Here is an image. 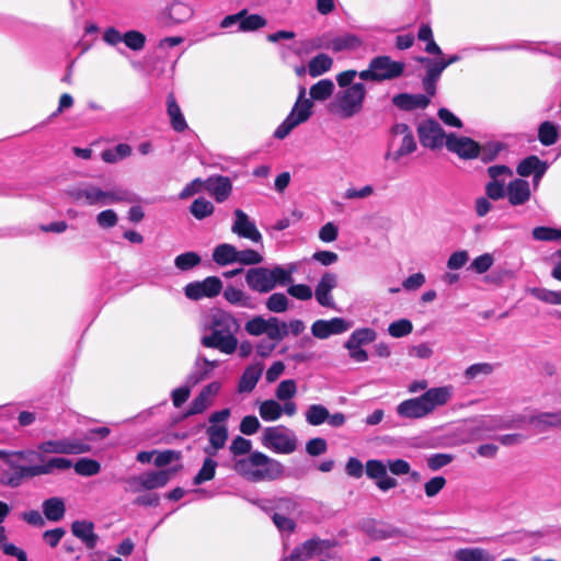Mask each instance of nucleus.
I'll use <instances>...</instances> for the list:
<instances>
[{"mask_svg":"<svg viewBox=\"0 0 561 561\" xmlns=\"http://www.w3.org/2000/svg\"><path fill=\"white\" fill-rule=\"evenodd\" d=\"M193 15V10L190 5L175 1L168 9L169 19L176 24L184 23Z\"/></svg>","mask_w":561,"mask_h":561,"instance_id":"37","label":"nucleus"},{"mask_svg":"<svg viewBox=\"0 0 561 561\" xmlns=\"http://www.w3.org/2000/svg\"><path fill=\"white\" fill-rule=\"evenodd\" d=\"M222 289V282L217 276H208L203 280L188 283L184 287L185 296L191 300L217 297Z\"/></svg>","mask_w":561,"mask_h":561,"instance_id":"12","label":"nucleus"},{"mask_svg":"<svg viewBox=\"0 0 561 561\" xmlns=\"http://www.w3.org/2000/svg\"><path fill=\"white\" fill-rule=\"evenodd\" d=\"M267 320L261 316H256L245 323V331L253 336H259L267 331Z\"/></svg>","mask_w":561,"mask_h":561,"instance_id":"57","label":"nucleus"},{"mask_svg":"<svg viewBox=\"0 0 561 561\" xmlns=\"http://www.w3.org/2000/svg\"><path fill=\"white\" fill-rule=\"evenodd\" d=\"M201 263V256L196 252H185L178 255L174 265L180 271H188Z\"/></svg>","mask_w":561,"mask_h":561,"instance_id":"49","label":"nucleus"},{"mask_svg":"<svg viewBox=\"0 0 561 561\" xmlns=\"http://www.w3.org/2000/svg\"><path fill=\"white\" fill-rule=\"evenodd\" d=\"M209 444L213 447V451L208 448L205 451L209 455H215L217 450L225 447L228 439V428L226 425H210L206 430Z\"/></svg>","mask_w":561,"mask_h":561,"instance_id":"29","label":"nucleus"},{"mask_svg":"<svg viewBox=\"0 0 561 561\" xmlns=\"http://www.w3.org/2000/svg\"><path fill=\"white\" fill-rule=\"evenodd\" d=\"M417 39L426 43L424 50L427 54L435 55V56L443 55L442 48L434 41L433 31H432V27L430 24H422L420 26L419 32H417Z\"/></svg>","mask_w":561,"mask_h":561,"instance_id":"36","label":"nucleus"},{"mask_svg":"<svg viewBox=\"0 0 561 561\" xmlns=\"http://www.w3.org/2000/svg\"><path fill=\"white\" fill-rule=\"evenodd\" d=\"M215 207L211 202L204 197H198L193 201L190 206L191 214L198 220H202L214 214Z\"/></svg>","mask_w":561,"mask_h":561,"instance_id":"43","label":"nucleus"},{"mask_svg":"<svg viewBox=\"0 0 561 561\" xmlns=\"http://www.w3.org/2000/svg\"><path fill=\"white\" fill-rule=\"evenodd\" d=\"M337 286L336 275L330 272H325L318 285L316 286V299L322 307L333 308V298L330 295L331 290Z\"/></svg>","mask_w":561,"mask_h":561,"instance_id":"21","label":"nucleus"},{"mask_svg":"<svg viewBox=\"0 0 561 561\" xmlns=\"http://www.w3.org/2000/svg\"><path fill=\"white\" fill-rule=\"evenodd\" d=\"M528 423L537 433H546L549 430L561 427V411L540 412L529 416Z\"/></svg>","mask_w":561,"mask_h":561,"instance_id":"23","label":"nucleus"},{"mask_svg":"<svg viewBox=\"0 0 561 561\" xmlns=\"http://www.w3.org/2000/svg\"><path fill=\"white\" fill-rule=\"evenodd\" d=\"M297 391L296 381L294 379H286L279 382L276 389V398L278 400H289Z\"/></svg>","mask_w":561,"mask_h":561,"instance_id":"59","label":"nucleus"},{"mask_svg":"<svg viewBox=\"0 0 561 561\" xmlns=\"http://www.w3.org/2000/svg\"><path fill=\"white\" fill-rule=\"evenodd\" d=\"M291 280L290 272L282 266L252 267L245 273V283L250 289L260 294L270 293L277 284L285 285Z\"/></svg>","mask_w":561,"mask_h":561,"instance_id":"5","label":"nucleus"},{"mask_svg":"<svg viewBox=\"0 0 561 561\" xmlns=\"http://www.w3.org/2000/svg\"><path fill=\"white\" fill-rule=\"evenodd\" d=\"M417 136L423 147L437 149L443 146L444 138L448 135L445 134L437 121L428 118L419 124Z\"/></svg>","mask_w":561,"mask_h":561,"instance_id":"13","label":"nucleus"},{"mask_svg":"<svg viewBox=\"0 0 561 561\" xmlns=\"http://www.w3.org/2000/svg\"><path fill=\"white\" fill-rule=\"evenodd\" d=\"M238 260L237 262L243 265H255L263 262V256L253 249H245L238 251Z\"/></svg>","mask_w":561,"mask_h":561,"instance_id":"62","label":"nucleus"},{"mask_svg":"<svg viewBox=\"0 0 561 561\" xmlns=\"http://www.w3.org/2000/svg\"><path fill=\"white\" fill-rule=\"evenodd\" d=\"M446 148L465 160L476 159L481 153V145L478 141L466 136L458 137L455 134L446 137Z\"/></svg>","mask_w":561,"mask_h":561,"instance_id":"14","label":"nucleus"},{"mask_svg":"<svg viewBox=\"0 0 561 561\" xmlns=\"http://www.w3.org/2000/svg\"><path fill=\"white\" fill-rule=\"evenodd\" d=\"M251 448H252V443L251 440L242 437V436H237L232 439L231 442V445L229 447L230 449V453L237 457V456H243V455H250L252 451H251Z\"/></svg>","mask_w":561,"mask_h":561,"instance_id":"56","label":"nucleus"},{"mask_svg":"<svg viewBox=\"0 0 561 561\" xmlns=\"http://www.w3.org/2000/svg\"><path fill=\"white\" fill-rule=\"evenodd\" d=\"M71 467H72L71 460H69L67 458H60V457L50 458L47 461L44 460L39 465H35L37 477L44 476V474H51L56 470H58V471L68 470Z\"/></svg>","mask_w":561,"mask_h":561,"instance_id":"32","label":"nucleus"},{"mask_svg":"<svg viewBox=\"0 0 561 561\" xmlns=\"http://www.w3.org/2000/svg\"><path fill=\"white\" fill-rule=\"evenodd\" d=\"M548 165L541 161L537 156H528L523 159L516 168V172L522 178L534 175V183L537 184L546 173Z\"/></svg>","mask_w":561,"mask_h":561,"instance_id":"20","label":"nucleus"},{"mask_svg":"<svg viewBox=\"0 0 561 561\" xmlns=\"http://www.w3.org/2000/svg\"><path fill=\"white\" fill-rule=\"evenodd\" d=\"M124 44L131 50H141L146 45V36L144 33L130 30L123 34Z\"/></svg>","mask_w":561,"mask_h":561,"instance_id":"48","label":"nucleus"},{"mask_svg":"<svg viewBox=\"0 0 561 561\" xmlns=\"http://www.w3.org/2000/svg\"><path fill=\"white\" fill-rule=\"evenodd\" d=\"M206 330L209 331V334L201 339V344L204 347L217 350L227 355H231L238 350L237 334L240 330V323L232 313L222 309L215 310Z\"/></svg>","mask_w":561,"mask_h":561,"instance_id":"1","label":"nucleus"},{"mask_svg":"<svg viewBox=\"0 0 561 561\" xmlns=\"http://www.w3.org/2000/svg\"><path fill=\"white\" fill-rule=\"evenodd\" d=\"M405 65L402 61H394L387 55L374 57L368 68L358 72V77L365 81L381 82L401 77Z\"/></svg>","mask_w":561,"mask_h":561,"instance_id":"6","label":"nucleus"},{"mask_svg":"<svg viewBox=\"0 0 561 561\" xmlns=\"http://www.w3.org/2000/svg\"><path fill=\"white\" fill-rule=\"evenodd\" d=\"M267 21L265 18H263L260 14H245L239 24V30L241 32H254L257 31L264 26H266Z\"/></svg>","mask_w":561,"mask_h":561,"instance_id":"46","label":"nucleus"},{"mask_svg":"<svg viewBox=\"0 0 561 561\" xmlns=\"http://www.w3.org/2000/svg\"><path fill=\"white\" fill-rule=\"evenodd\" d=\"M455 557L458 561H494V557L483 548H461Z\"/></svg>","mask_w":561,"mask_h":561,"instance_id":"34","label":"nucleus"},{"mask_svg":"<svg viewBox=\"0 0 561 561\" xmlns=\"http://www.w3.org/2000/svg\"><path fill=\"white\" fill-rule=\"evenodd\" d=\"M365 471L369 479L378 481L387 472V463L378 459H369L366 461Z\"/></svg>","mask_w":561,"mask_h":561,"instance_id":"53","label":"nucleus"},{"mask_svg":"<svg viewBox=\"0 0 561 561\" xmlns=\"http://www.w3.org/2000/svg\"><path fill=\"white\" fill-rule=\"evenodd\" d=\"M43 514L50 522H59L66 513V505L61 497H49L43 502Z\"/></svg>","mask_w":561,"mask_h":561,"instance_id":"30","label":"nucleus"},{"mask_svg":"<svg viewBox=\"0 0 561 561\" xmlns=\"http://www.w3.org/2000/svg\"><path fill=\"white\" fill-rule=\"evenodd\" d=\"M265 305L270 311L280 313L288 309V298L283 293H274L267 298Z\"/></svg>","mask_w":561,"mask_h":561,"instance_id":"52","label":"nucleus"},{"mask_svg":"<svg viewBox=\"0 0 561 561\" xmlns=\"http://www.w3.org/2000/svg\"><path fill=\"white\" fill-rule=\"evenodd\" d=\"M376 336V331L370 328L355 330L344 344L345 348L350 352V357L357 363L366 362L368 353L362 348V345L374 342Z\"/></svg>","mask_w":561,"mask_h":561,"instance_id":"11","label":"nucleus"},{"mask_svg":"<svg viewBox=\"0 0 561 561\" xmlns=\"http://www.w3.org/2000/svg\"><path fill=\"white\" fill-rule=\"evenodd\" d=\"M366 88L363 83L353 85L339 92L335 96L339 114L342 118H350L363 110Z\"/></svg>","mask_w":561,"mask_h":561,"instance_id":"7","label":"nucleus"},{"mask_svg":"<svg viewBox=\"0 0 561 561\" xmlns=\"http://www.w3.org/2000/svg\"><path fill=\"white\" fill-rule=\"evenodd\" d=\"M211 402L213 400H209L206 396L199 392L191 402L190 408L185 411L183 417L186 419L192 415L203 413L205 410L208 409V407L211 405Z\"/></svg>","mask_w":561,"mask_h":561,"instance_id":"50","label":"nucleus"},{"mask_svg":"<svg viewBox=\"0 0 561 561\" xmlns=\"http://www.w3.org/2000/svg\"><path fill=\"white\" fill-rule=\"evenodd\" d=\"M362 45V41L351 34H346L343 36H337L333 38L330 43V47L333 51L339 53L346 49H355Z\"/></svg>","mask_w":561,"mask_h":561,"instance_id":"42","label":"nucleus"},{"mask_svg":"<svg viewBox=\"0 0 561 561\" xmlns=\"http://www.w3.org/2000/svg\"><path fill=\"white\" fill-rule=\"evenodd\" d=\"M136 197L134 194L126 190H112L103 191L101 205L116 204V203H134Z\"/></svg>","mask_w":561,"mask_h":561,"instance_id":"39","label":"nucleus"},{"mask_svg":"<svg viewBox=\"0 0 561 561\" xmlns=\"http://www.w3.org/2000/svg\"><path fill=\"white\" fill-rule=\"evenodd\" d=\"M205 190L217 203H222L232 192V183L228 176L213 175L205 180Z\"/></svg>","mask_w":561,"mask_h":561,"instance_id":"19","label":"nucleus"},{"mask_svg":"<svg viewBox=\"0 0 561 561\" xmlns=\"http://www.w3.org/2000/svg\"><path fill=\"white\" fill-rule=\"evenodd\" d=\"M34 477H37L35 465L19 467L16 470H13V472H5L3 474L2 482L8 486L18 488L25 479H31Z\"/></svg>","mask_w":561,"mask_h":561,"instance_id":"28","label":"nucleus"},{"mask_svg":"<svg viewBox=\"0 0 561 561\" xmlns=\"http://www.w3.org/2000/svg\"><path fill=\"white\" fill-rule=\"evenodd\" d=\"M502 149L503 145L501 142H489L481 146V153L478 158H480L482 162L489 163L497 158Z\"/></svg>","mask_w":561,"mask_h":561,"instance_id":"58","label":"nucleus"},{"mask_svg":"<svg viewBox=\"0 0 561 561\" xmlns=\"http://www.w3.org/2000/svg\"><path fill=\"white\" fill-rule=\"evenodd\" d=\"M391 135H402L401 146L393 153L394 160H399L401 157L410 154L416 150V141L410 127L404 123H398L391 127Z\"/></svg>","mask_w":561,"mask_h":561,"instance_id":"22","label":"nucleus"},{"mask_svg":"<svg viewBox=\"0 0 561 561\" xmlns=\"http://www.w3.org/2000/svg\"><path fill=\"white\" fill-rule=\"evenodd\" d=\"M416 60L426 68V73L422 79L423 89L428 96H434L436 94L437 81L445 70L444 65L440 64L438 58L419 57Z\"/></svg>","mask_w":561,"mask_h":561,"instance_id":"15","label":"nucleus"},{"mask_svg":"<svg viewBox=\"0 0 561 561\" xmlns=\"http://www.w3.org/2000/svg\"><path fill=\"white\" fill-rule=\"evenodd\" d=\"M413 330L412 322L408 319H400L389 324L388 332L393 337H403Z\"/></svg>","mask_w":561,"mask_h":561,"instance_id":"54","label":"nucleus"},{"mask_svg":"<svg viewBox=\"0 0 561 561\" xmlns=\"http://www.w3.org/2000/svg\"><path fill=\"white\" fill-rule=\"evenodd\" d=\"M71 533L80 539L88 549L96 547L99 536L94 533V524L90 520H75L71 524Z\"/></svg>","mask_w":561,"mask_h":561,"instance_id":"24","label":"nucleus"},{"mask_svg":"<svg viewBox=\"0 0 561 561\" xmlns=\"http://www.w3.org/2000/svg\"><path fill=\"white\" fill-rule=\"evenodd\" d=\"M225 299L231 305H239L242 307H249V297L244 294L243 290L236 288L233 286H228L224 290Z\"/></svg>","mask_w":561,"mask_h":561,"instance_id":"51","label":"nucleus"},{"mask_svg":"<svg viewBox=\"0 0 561 561\" xmlns=\"http://www.w3.org/2000/svg\"><path fill=\"white\" fill-rule=\"evenodd\" d=\"M332 58L327 54H319L308 62V72L312 78L319 77L331 69Z\"/></svg>","mask_w":561,"mask_h":561,"instance_id":"35","label":"nucleus"},{"mask_svg":"<svg viewBox=\"0 0 561 561\" xmlns=\"http://www.w3.org/2000/svg\"><path fill=\"white\" fill-rule=\"evenodd\" d=\"M238 250L230 243H221L214 249L213 260L220 266L232 264L238 260Z\"/></svg>","mask_w":561,"mask_h":561,"instance_id":"31","label":"nucleus"},{"mask_svg":"<svg viewBox=\"0 0 561 561\" xmlns=\"http://www.w3.org/2000/svg\"><path fill=\"white\" fill-rule=\"evenodd\" d=\"M260 426V421L255 415H247L241 420L239 430L243 435H253L259 431Z\"/></svg>","mask_w":561,"mask_h":561,"instance_id":"64","label":"nucleus"},{"mask_svg":"<svg viewBox=\"0 0 561 561\" xmlns=\"http://www.w3.org/2000/svg\"><path fill=\"white\" fill-rule=\"evenodd\" d=\"M233 469L251 482L274 481L284 474V466L280 461L257 450L236 460Z\"/></svg>","mask_w":561,"mask_h":561,"instance_id":"3","label":"nucleus"},{"mask_svg":"<svg viewBox=\"0 0 561 561\" xmlns=\"http://www.w3.org/2000/svg\"><path fill=\"white\" fill-rule=\"evenodd\" d=\"M486 173L490 181L485 184V195L492 201H499L505 197V180L504 178H511L513 171L505 164H495L486 169Z\"/></svg>","mask_w":561,"mask_h":561,"instance_id":"10","label":"nucleus"},{"mask_svg":"<svg viewBox=\"0 0 561 561\" xmlns=\"http://www.w3.org/2000/svg\"><path fill=\"white\" fill-rule=\"evenodd\" d=\"M508 203L512 206H520L526 204L531 196L530 185L528 181L517 178L505 185Z\"/></svg>","mask_w":561,"mask_h":561,"instance_id":"18","label":"nucleus"},{"mask_svg":"<svg viewBox=\"0 0 561 561\" xmlns=\"http://www.w3.org/2000/svg\"><path fill=\"white\" fill-rule=\"evenodd\" d=\"M301 546L305 551V558L308 560L312 558L317 552L322 551L323 547H331V543L320 538H311L306 540Z\"/></svg>","mask_w":561,"mask_h":561,"instance_id":"55","label":"nucleus"},{"mask_svg":"<svg viewBox=\"0 0 561 561\" xmlns=\"http://www.w3.org/2000/svg\"><path fill=\"white\" fill-rule=\"evenodd\" d=\"M267 331H265V334L276 344L288 335L287 324L285 322H279L275 317L267 319Z\"/></svg>","mask_w":561,"mask_h":561,"instance_id":"40","label":"nucleus"},{"mask_svg":"<svg viewBox=\"0 0 561 561\" xmlns=\"http://www.w3.org/2000/svg\"><path fill=\"white\" fill-rule=\"evenodd\" d=\"M333 91L334 83L330 79H322L310 88L311 99H306V89L301 87L295 106L275 129L274 137L277 139L286 138L295 127L309 119L312 114V100L325 101L333 94Z\"/></svg>","mask_w":561,"mask_h":561,"instance_id":"2","label":"nucleus"},{"mask_svg":"<svg viewBox=\"0 0 561 561\" xmlns=\"http://www.w3.org/2000/svg\"><path fill=\"white\" fill-rule=\"evenodd\" d=\"M217 462L211 458H206L203 462L202 468L193 479L195 485H199L206 481L214 479L216 473Z\"/></svg>","mask_w":561,"mask_h":561,"instance_id":"47","label":"nucleus"},{"mask_svg":"<svg viewBox=\"0 0 561 561\" xmlns=\"http://www.w3.org/2000/svg\"><path fill=\"white\" fill-rule=\"evenodd\" d=\"M38 450L44 454H65L66 438L58 440H46L38 445Z\"/></svg>","mask_w":561,"mask_h":561,"instance_id":"61","label":"nucleus"},{"mask_svg":"<svg viewBox=\"0 0 561 561\" xmlns=\"http://www.w3.org/2000/svg\"><path fill=\"white\" fill-rule=\"evenodd\" d=\"M77 474L81 477H92L101 471V463L91 458H80L72 465Z\"/></svg>","mask_w":561,"mask_h":561,"instance_id":"41","label":"nucleus"},{"mask_svg":"<svg viewBox=\"0 0 561 561\" xmlns=\"http://www.w3.org/2000/svg\"><path fill=\"white\" fill-rule=\"evenodd\" d=\"M446 479L442 476H437L427 481L424 485L426 496H436L446 485Z\"/></svg>","mask_w":561,"mask_h":561,"instance_id":"63","label":"nucleus"},{"mask_svg":"<svg viewBox=\"0 0 561 561\" xmlns=\"http://www.w3.org/2000/svg\"><path fill=\"white\" fill-rule=\"evenodd\" d=\"M175 471L176 469H169L160 471H148L142 473L145 480V489L153 490L163 488L170 480V473Z\"/></svg>","mask_w":561,"mask_h":561,"instance_id":"33","label":"nucleus"},{"mask_svg":"<svg viewBox=\"0 0 561 561\" xmlns=\"http://www.w3.org/2000/svg\"><path fill=\"white\" fill-rule=\"evenodd\" d=\"M167 112L175 131L182 133L187 128V123L173 93H169L167 96Z\"/></svg>","mask_w":561,"mask_h":561,"instance_id":"26","label":"nucleus"},{"mask_svg":"<svg viewBox=\"0 0 561 561\" xmlns=\"http://www.w3.org/2000/svg\"><path fill=\"white\" fill-rule=\"evenodd\" d=\"M451 394V387L431 388L417 398L402 401L397 407V413L407 419L424 417L436 408L445 405L450 400Z\"/></svg>","mask_w":561,"mask_h":561,"instance_id":"4","label":"nucleus"},{"mask_svg":"<svg viewBox=\"0 0 561 561\" xmlns=\"http://www.w3.org/2000/svg\"><path fill=\"white\" fill-rule=\"evenodd\" d=\"M430 98L424 94L399 93L392 98V104L401 111L425 108L430 104Z\"/></svg>","mask_w":561,"mask_h":561,"instance_id":"25","label":"nucleus"},{"mask_svg":"<svg viewBox=\"0 0 561 561\" xmlns=\"http://www.w3.org/2000/svg\"><path fill=\"white\" fill-rule=\"evenodd\" d=\"M263 373V366L262 365H250L248 366L242 376L240 377L239 383H238V391L239 392H251L261 375Z\"/></svg>","mask_w":561,"mask_h":561,"instance_id":"27","label":"nucleus"},{"mask_svg":"<svg viewBox=\"0 0 561 561\" xmlns=\"http://www.w3.org/2000/svg\"><path fill=\"white\" fill-rule=\"evenodd\" d=\"M262 444L277 454H291L297 448L295 437L289 436L280 426H271L264 430Z\"/></svg>","mask_w":561,"mask_h":561,"instance_id":"8","label":"nucleus"},{"mask_svg":"<svg viewBox=\"0 0 561 561\" xmlns=\"http://www.w3.org/2000/svg\"><path fill=\"white\" fill-rule=\"evenodd\" d=\"M558 138L559 131L553 123L545 121L539 125L538 139L541 145L546 147L552 146L558 141Z\"/></svg>","mask_w":561,"mask_h":561,"instance_id":"38","label":"nucleus"},{"mask_svg":"<svg viewBox=\"0 0 561 561\" xmlns=\"http://www.w3.org/2000/svg\"><path fill=\"white\" fill-rule=\"evenodd\" d=\"M236 220L231 227V231L239 237L249 239L253 242H261L262 234L257 230L254 222L249 219V216L241 209L234 210Z\"/></svg>","mask_w":561,"mask_h":561,"instance_id":"17","label":"nucleus"},{"mask_svg":"<svg viewBox=\"0 0 561 561\" xmlns=\"http://www.w3.org/2000/svg\"><path fill=\"white\" fill-rule=\"evenodd\" d=\"M329 419V410L322 404H312L306 412V420L310 425L318 426Z\"/></svg>","mask_w":561,"mask_h":561,"instance_id":"45","label":"nucleus"},{"mask_svg":"<svg viewBox=\"0 0 561 561\" xmlns=\"http://www.w3.org/2000/svg\"><path fill=\"white\" fill-rule=\"evenodd\" d=\"M283 408L275 400H265L260 405V415L264 421H276L282 416Z\"/></svg>","mask_w":561,"mask_h":561,"instance_id":"44","label":"nucleus"},{"mask_svg":"<svg viewBox=\"0 0 561 561\" xmlns=\"http://www.w3.org/2000/svg\"><path fill=\"white\" fill-rule=\"evenodd\" d=\"M533 237L541 241L559 240L561 239V230L550 227H536L533 230Z\"/></svg>","mask_w":561,"mask_h":561,"instance_id":"60","label":"nucleus"},{"mask_svg":"<svg viewBox=\"0 0 561 561\" xmlns=\"http://www.w3.org/2000/svg\"><path fill=\"white\" fill-rule=\"evenodd\" d=\"M360 528L374 541L408 537V533L404 529L374 518L363 520Z\"/></svg>","mask_w":561,"mask_h":561,"instance_id":"9","label":"nucleus"},{"mask_svg":"<svg viewBox=\"0 0 561 561\" xmlns=\"http://www.w3.org/2000/svg\"><path fill=\"white\" fill-rule=\"evenodd\" d=\"M351 328V323L343 318L330 320H317L311 325V333L314 337L324 340L333 334H341Z\"/></svg>","mask_w":561,"mask_h":561,"instance_id":"16","label":"nucleus"}]
</instances>
